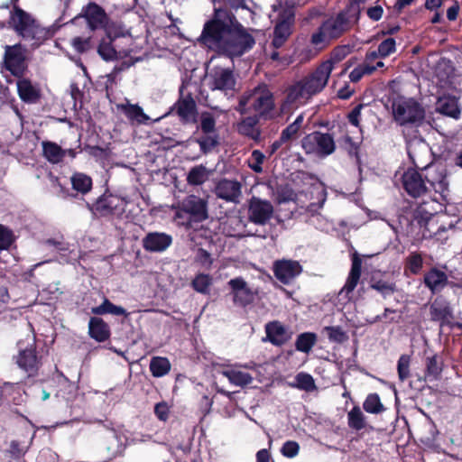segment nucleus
Returning <instances> with one entry per match:
<instances>
[{
	"instance_id": "50",
	"label": "nucleus",
	"mask_w": 462,
	"mask_h": 462,
	"mask_svg": "<svg viewBox=\"0 0 462 462\" xmlns=\"http://www.w3.org/2000/svg\"><path fill=\"white\" fill-rule=\"evenodd\" d=\"M323 332L326 333L328 340L333 343L342 344L349 338L347 333L340 326L324 327Z\"/></svg>"
},
{
	"instance_id": "37",
	"label": "nucleus",
	"mask_w": 462,
	"mask_h": 462,
	"mask_svg": "<svg viewBox=\"0 0 462 462\" xmlns=\"http://www.w3.org/2000/svg\"><path fill=\"white\" fill-rule=\"evenodd\" d=\"M209 171L203 164L192 167L187 175V182L190 186H199L208 180Z\"/></svg>"
},
{
	"instance_id": "42",
	"label": "nucleus",
	"mask_w": 462,
	"mask_h": 462,
	"mask_svg": "<svg viewBox=\"0 0 462 462\" xmlns=\"http://www.w3.org/2000/svg\"><path fill=\"white\" fill-rule=\"evenodd\" d=\"M426 369L425 375L426 377H430L433 380L439 379L441 372L443 370V361L440 356L438 355H433L432 356L426 358Z\"/></svg>"
},
{
	"instance_id": "60",
	"label": "nucleus",
	"mask_w": 462,
	"mask_h": 462,
	"mask_svg": "<svg viewBox=\"0 0 462 462\" xmlns=\"http://www.w3.org/2000/svg\"><path fill=\"white\" fill-rule=\"evenodd\" d=\"M365 106V104L360 103L356 105L347 115V120L348 122L356 126H360V116H361V111Z\"/></svg>"
},
{
	"instance_id": "22",
	"label": "nucleus",
	"mask_w": 462,
	"mask_h": 462,
	"mask_svg": "<svg viewBox=\"0 0 462 462\" xmlns=\"http://www.w3.org/2000/svg\"><path fill=\"white\" fill-rule=\"evenodd\" d=\"M171 243V236L163 232H149L142 240L143 248L150 253L163 252Z\"/></svg>"
},
{
	"instance_id": "21",
	"label": "nucleus",
	"mask_w": 462,
	"mask_h": 462,
	"mask_svg": "<svg viewBox=\"0 0 462 462\" xmlns=\"http://www.w3.org/2000/svg\"><path fill=\"white\" fill-rule=\"evenodd\" d=\"M80 16L85 18L91 31H96L104 26V23L106 22L108 15L103 7L95 2H89L87 5L83 6Z\"/></svg>"
},
{
	"instance_id": "15",
	"label": "nucleus",
	"mask_w": 462,
	"mask_h": 462,
	"mask_svg": "<svg viewBox=\"0 0 462 462\" xmlns=\"http://www.w3.org/2000/svg\"><path fill=\"white\" fill-rule=\"evenodd\" d=\"M273 206L266 199L252 197L248 201V220L258 226H265L273 215Z\"/></svg>"
},
{
	"instance_id": "36",
	"label": "nucleus",
	"mask_w": 462,
	"mask_h": 462,
	"mask_svg": "<svg viewBox=\"0 0 462 462\" xmlns=\"http://www.w3.org/2000/svg\"><path fill=\"white\" fill-rule=\"evenodd\" d=\"M91 313L94 315L113 314L116 316H127L126 310L121 307L112 303L107 298H104L103 302L97 307L91 309Z\"/></svg>"
},
{
	"instance_id": "54",
	"label": "nucleus",
	"mask_w": 462,
	"mask_h": 462,
	"mask_svg": "<svg viewBox=\"0 0 462 462\" xmlns=\"http://www.w3.org/2000/svg\"><path fill=\"white\" fill-rule=\"evenodd\" d=\"M71 45L74 50L80 54L88 52L94 48V43L91 37H74L71 41Z\"/></svg>"
},
{
	"instance_id": "46",
	"label": "nucleus",
	"mask_w": 462,
	"mask_h": 462,
	"mask_svg": "<svg viewBox=\"0 0 462 462\" xmlns=\"http://www.w3.org/2000/svg\"><path fill=\"white\" fill-rule=\"evenodd\" d=\"M348 427L355 430H361L365 428V417L359 406H354L347 413Z\"/></svg>"
},
{
	"instance_id": "64",
	"label": "nucleus",
	"mask_w": 462,
	"mask_h": 462,
	"mask_svg": "<svg viewBox=\"0 0 462 462\" xmlns=\"http://www.w3.org/2000/svg\"><path fill=\"white\" fill-rule=\"evenodd\" d=\"M44 243L49 246L54 247L58 252H65L68 250V244L64 243L61 240L49 238Z\"/></svg>"
},
{
	"instance_id": "48",
	"label": "nucleus",
	"mask_w": 462,
	"mask_h": 462,
	"mask_svg": "<svg viewBox=\"0 0 462 462\" xmlns=\"http://www.w3.org/2000/svg\"><path fill=\"white\" fill-rule=\"evenodd\" d=\"M291 385L305 392H313L317 389L312 375L304 372H300L295 376V383Z\"/></svg>"
},
{
	"instance_id": "34",
	"label": "nucleus",
	"mask_w": 462,
	"mask_h": 462,
	"mask_svg": "<svg viewBox=\"0 0 462 462\" xmlns=\"http://www.w3.org/2000/svg\"><path fill=\"white\" fill-rule=\"evenodd\" d=\"M42 154L44 158L51 163H60L64 159L63 149L54 142L43 141Z\"/></svg>"
},
{
	"instance_id": "49",
	"label": "nucleus",
	"mask_w": 462,
	"mask_h": 462,
	"mask_svg": "<svg viewBox=\"0 0 462 462\" xmlns=\"http://www.w3.org/2000/svg\"><path fill=\"white\" fill-rule=\"evenodd\" d=\"M363 408L366 412L372 414H378L385 410L377 393H369L363 403Z\"/></svg>"
},
{
	"instance_id": "20",
	"label": "nucleus",
	"mask_w": 462,
	"mask_h": 462,
	"mask_svg": "<svg viewBox=\"0 0 462 462\" xmlns=\"http://www.w3.org/2000/svg\"><path fill=\"white\" fill-rule=\"evenodd\" d=\"M264 330L266 334L264 340L269 341L275 346H282L290 341L292 337V332L279 320H273L266 323Z\"/></svg>"
},
{
	"instance_id": "24",
	"label": "nucleus",
	"mask_w": 462,
	"mask_h": 462,
	"mask_svg": "<svg viewBox=\"0 0 462 462\" xmlns=\"http://www.w3.org/2000/svg\"><path fill=\"white\" fill-rule=\"evenodd\" d=\"M17 93L20 99L26 104H36L42 97L41 88L32 84L28 78H17L16 82Z\"/></svg>"
},
{
	"instance_id": "3",
	"label": "nucleus",
	"mask_w": 462,
	"mask_h": 462,
	"mask_svg": "<svg viewBox=\"0 0 462 462\" xmlns=\"http://www.w3.org/2000/svg\"><path fill=\"white\" fill-rule=\"evenodd\" d=\"M330 69V65L325 63L323 66H319L312 73L288 86L282 108L283 110L297 108L312 96L319 93L328 83Z\"/></svg>"
},
{
	"instance_id": "12",
	"label": "nucleus",
	"mask_w": 462,
	"mask_h": 462,
	"mask_svg": "<svg viewBox=\"0 0 462 462\" xmlns=\"http://www.w3.org/2000/svg\"><path fill=\"white\" fill-rule=\"evenodd\" d=\"M25 52L26 50L21 43L5 47V68L15 78H22L28 70Z\"/></svg>"
},
{
	"instance_id": "2",
	"label": "nucleus",
	"mask_w": 462,
	"mask_h": 462,
	"mask_svg": "<svg viewBox=\"0 0 462 462\" xmlns=\"http://www.w3.org/2000/svg\"><path fill=\"white\" fill-rule=\"evenodd\" d=\"M409 156L415 168L425 171L423 176L425 183L428 184L430 192L431 189L434 191L432 196H429L430 200L423 199L413 210V219L420 227L426 228L432 217L448 201V171L446 166L440 163H430L425 167H420L411 153H409Z\"/></svg>"
},
{
	"instance_id": "57",
	"label": "nucleus",
	"mask_w": 462,
	"mask_h": 462,
	"mask_svg": "<svg viewBox=\"0 0 462 462\" xmlns=\"http://www.w3.org/2000/svg\"><path fill=\"white\" fill-rule=\"evenodd\" d=\"M378 53L380 57L385 58L396 51V42L393 38H387L378 45Z\"/></svg>"
},
{
	"instance_id": "45",
	"label": "nucleus",
	"mask_w": 462,
	"mask_h": 462,
	"mask_svg": "<svg viewBox=\"0 0 462 462\" xmlns=\"http://www.w3.org/2000/svg\"><path fill=\"white\" fill-rule=\"evenodd\" d=\"M106 32V37L116 40V38L125 35L126 29L122 22L113 21L107 16V20L104 23V26L101 27Z\"/></svg>"
},
{
	"instance_id": "28",
	"label": "nucleus",
	"mask_w": 462,
	"mask_h": 462,
	"mask_svg": "<svg viewBox=\"0 0 462 462\" xmlns=\"http://www.w3.org/2000/svg\"><path fill=\"white\" fill-rule=\"evenodd\" d=\"M369 288L377 291L383 299H386L397 291L396 283L383 278L381 273H374L369 280Z\"/></svg>"
},
{
	"instance_id": "29",
	"label": "nucleus",
	"mask_w": 462,
	"mask_h": 462,
	"mask_svg": "<svg viewBox=\"0 0 462 462\" xmlns=\"http://www.w3.org/2000/svg\"><path fill=\"white\" fill-rule=\"evenodd\" d=\"M361 271H362V259L360 256L355 253L352 256V264L351 269L348 273L346 282L342 288V292H346V294H349L354 291L356 289L360 277H361Z\"/></svg>"
},
{
	"instance_id": "6",
	"label": "nucleus",
	"mask_w": 462,
	"mask_h": 462,
	"mask_svg": "<svg viewBox=\"0 0 462 462\" xmlns=\"http://www.w3.org/2000/svg\"><path fill=\"white\" fill-rule=\"evenodd\" d=\"M8 23L15 33L24 41L31 42L32 47L41 46L55 33V30L42 26L36 18L21 7L10 11Z\"/></svg>"
},
{
	"instance_id": "44",
	"label": "nucleus",
	"mask_w": 462,
	"mask_h": 462,
	"mask_svg": "<svg viewBox=\"0 0 462 462\" xmlns=\"http://www.w3.org/2000/svg\"><path fill=\"white\" fill-rule=\"evenodd\" d=\"M352 51V47L349 44L336 46L330 52V57L328 60L323 61L319 66L325 63L330 65L329 75L334 69V64L343 60Z\"/></svg>"
},
{
	"instance_id": "25",
	"label": "nucleus",
	"mask_w": 462,
	"mask_h": 462,
	"mask_svg": "<svg viewBox=\"0 0 462 462\" xmlns=\"http://www.w3.org/2000/svg\"><path fill=\"white\" fill-rule=\"evenodd\" d=\"M260 121L263 119L254 115L244 117L237 125V131L255 143H259L262 141V130L258 126Z\"/></svg>"
},
{
	"instance_id": "17",
	"label": "nucleus",
	"mask_w": 462,
	"mask_h": 462,
	"mask_svg": "<svg viewBox=\"0 0 462 462\" xmlns=\"http://www.w3.org/2000/svg\"><path fill=\"white\" fill-rule=\"evenodd\" d=\"M184 86L180 88V97L174 104L172 110L184 124L194 122L198 114L197 105L191 93L183 94Z\"/></svg>"
},
{
	"instance_id": "14",
	"label": "nucleus",
	"mask_w": 462,
	"mask_h": 462,
	"mask_svg": "<svg viewBox=\"0 0 462 462\" xmlns=\"http://www.w3.org/2000/svg\"><path fill=\"white\" fill-rule=\"evenodd\" d=\"M233 303L235 306L246 308L254 302L257 291H253L243 277H236L228 281Z\"/></svg>"
},
{
	"instance_id": "32",
	"label": "nucleus",
	"mask_w": 462,
	"mask_h": 462,
	"mask_svg": "<svg viewBox=\"0 0 462 462\" xmlns=\"http://www.w3.org/2000/svg\"><path fill=\"white\" fill-rule=\"evenodd\" d=\"M118 108L124 113L127 119L132 123L138 125H146L150 122V117L143 112V108L137 104H122Z\"/></svg>"
},
{
	"instance_id": "19",
	"label": "nucleus",
	"mask_w": 462,
	"mask_h": 462,
	"mask_svg": "<svg viewBox=\"0 0 462 462\" xmlns=\"http://www.w3.org/2000/svg\"><path fill=\"white\" fill-rule=\"evenodd\" d=\"M273 273L278 281L283 284H289L302 272V266L295 260H277L273 263Z\"/></svg>"
},
{
	"instance_id": "5",
	"label": "nucleus",
	"mask_w": 462,
	"mask_h": 462,
	"mask_svg": "<svg viewBox=\"0 0 462 462\" xmlns=\"http://www.w3.org/2000/svg\"><path fill=\"white\" fill-rule=\"evenodd\" d=\"M361 11L353 5H347L337 14L322 22L317 32L311 35V43L319 45L335 41L347 33L358 23Z\"/></svg>"
},
{
	"instance_id": "62",
	"label": "nucleus",
	"mask_w": 462,
	"mask_h": 462,
	"mask_svg": "<svg viewBox=\"0 0 462 462\" xmlns=\"http://www.w3.org/2000/svg\"><path fill=\"white\" fill-rule=\"evenodd\" d=\"M24 450L18 440H12L10 443L9 453L14 458H20L25 454Z\"/></svg>"
},
{
	"instance_id": "13",
	"label": "nucleus",
	"mask_w": 462,
	"mask_h": 462,
	"mask_svg": "<svg viewBox=\"0 0 462 462\" xmlns=\"http://www.w3.org/2000/svg\"><path fill=\"white\" fill-rule=\"evenodd\" d=\"M294 18L295 14L291 9L287 8L280 12L272 40V46L274 49L282 47L292 33Z\"/></svg>"
},
{
	"instance_id": "47",
	"label": "nucleus",
	"mask_w": 462,
	"mask_h": 462,
	"mask_svg": "<svg viewBox=\"0 0 462 462\" xmlns=\"http://www.w3.org/2000/svg\"><path fill=\"white\" fill-rule=\"evenodd\" d=\"M303 123V116L300 115L289 125H287L281 133L282 140L286 143L298 138L301 125Z\"/></svg>"
},
{
	"instance_id": "52",
	"label": "nucleus",
	"mask_w": 462,
	"mask_h": 462,
	"mask_svg": "<svg viewBox=\"0 0 462 462\" xmlns=\"http://www.w3.org/2000/svg\"><path fill=\"white\" fill-rule=\"evenodd\" d=\"M199 129L201 134H218L216 127V119L211 113L204 112L201 114Z\"/></svg>"
},
{
	"instance_id": "33",
	"label": "nucleus",
	"mask_w": 462,
	"mask_h": 462,
	"mask_svg": "<svg viewBox=\"0 0 462 462\" xmlns=\"http://www.w3.org/2000/svg\"><path fill=\"white\" fill-rule=\"evenodd\" d=\"M423 254L419 251L411 252L404 260V274L406 276L420 274L423 269Z\"/></svg>"
},
{
	"instance_id": "55",
	"label": "nucleus",
	"mask_w": 462,
	"mask_h": 462,
	"mask_svg": "<svg viewBox=\"0 0 462 462\" xmlns=\"http://www.w3.org/2000/svg\"><path fill=\"white\" fill-rule=\"evenodd\" d=\"M264 159L265 155L260 150H254L250 157L252 162H249L250 169L255 173H262Z\"/></svg>"
},
{
	"instance_id": "51",
	"label": "nucleus",
	"mask_w": 462,
	"mask_h": 462,
	"mask_svg": "<svg viewBox=\"0 0 462 462\" xmlns=\"http://www.w3.org/2000/svg\"><path fill=\"white\" fill-rule=\"evenodd\" d=\"M225 375L228 378L230 383L237 386L247 385L253 381V377L250 375V374L242 371H226L225 372Z\"/></svg>"
},
{
	"instance_id": "10",
	"label": "nucleus",
	"mask_w": 462,
	"mask_h": 462,
	"mask_svg": "<svg viewBox=\"0 0 462 462\" xmlns=\"http://www.w3.org/2000/svg\"><path fill=\"white\" fill-rule=\"evenodd\" d=\"M126 200L119 196L105 192L97 200L87 204L89 211L97 218L121 217L125 212Z\"/></svg>"
},
{
	"instance_id": "41",
	"label": "nucleus",
	"mask_w": 462,
	"mask_h": 462,
	"mask_svg": "<svg viewBox=\"0 0 462 462\" xmlns=\"http://www.w3.org/2000/svg\"><path fill=\"white\" fill-rule=\"evenodd\" d=\"M171 370V363L167 357L153 356L150 361V371L154 377H162Z\"/></svg>"
},
{
	"instance_id": "35",
	"label": "nucleus",
	"mask_w": 462,
	"mask_h": 462,
	"mask_svg": "<svg viewBox=\"0 0 462 462\" xmlns=\"http://www.w3.org/2000/svg\"><path fill=\"white\" fill-rule=\"evenodd\" d=\"M70 182L72 189L82 195L88 193L93 186L92 179L83 172H74Z\"/></svg>"
},
{
	"instance_id": "30",
	"label": "nucleus",
	"mask_w": 462,
	"mask_h": 462,
	"mask_svg": "<svg viewBox=\"0 0 462 462\" xmlns=\"http://www.w3.org/2000/svg\"><path fill=\"white\" fill-rule=\"evenodd\" d=\"M234 72L230 69H221L213 76V86L215 89L227 91L234 90L236 87Z\"/></svg>"
},
{
	"instance_id": "61",
	"label": "nucleus",
	"mask_w": 462,
	"mask_h": 462,
	"mask_svg": "<svg viewBox=\"0 0 462 462\" xmlns=\"http://www.w3.org/2000/svg\"><path fill=\"white\" fill-rule=\"evenodd\" d=\"M213 405V398L208 394H202L199 401L198 402V408L203 416L208 415Z\"/></svg>"
},
{
	"instance_id": "23",
	"label": "nucleus",
	"mask_w": 462,
	"mask_h": 462,
	"mask_svg": "<svg viewBox=\"0 0 462 462\" xmlns=\"http://www.w3.org/2000/svg\"><path fill=\"white\" fill-rule=\"evenodd\" d=\"M242 185L236 180H220L215 188V193L217 198L228 202H237L241 196Z\"/></svg>"
},
{
	"instance_id": "38",
	"label": "nucleus",
	"mask_w": 462,
	"mask_h": 462,
	"mask_svg": "<svg viewBox=\"0 0 462 462\" xmlns=\"http://www.w3.org/2000/svg\"><path fill=\"white\" fill-rule=\"evenodd\" d=\"M114 41L115 40L103 37L98 43L97 53L106 61L118 59V52L113 44Z\"/></svg>"
},
{
	"instance_id": "59",
	"label": "nucleus",
	"mask_w": 462,
	"mask_h": 462,
	"mask_svg": "<svg viewBox=\"0 0 462 462\" xmlns=\"http://www.w3.org/2000/svg\"><path fill=\"white\" fill-rule=\"evenodd\" d=\"M154 414L161 421H166L170 415V407L164 401L158 402L154 406Z\"/></svg>"
},
{
	"instance_id": "56",
	"label": "nucleus",
	"mask_w": 462,
	"mask_h": 462,
	"mask_svg": "<svg viewBox=\"0 0 462 462\" xmlns=\"http://www.w3.org/2000/svg\"><path fill=\"white\" fill-rule=\"evenodd\" d=\"M14 242V236L13 231L0 225V250H7Z\"/></svg>"
},
{
	"instance_id": "40",
	"label": "nucleus",
	"mask_w": 462,
	"mask_h": 462,
	"mask_svg": "<svg viewBox=\"0 0 462 462\" xmlns=\"http://www.w3.org/2000/svg\"><path fill=\"white\" fill-rule=\"evenodd\" d=\"M195 142L199 145L200 152L208 154L219 145V134H202L195 139Z\"/></svg>"
},
{
	"instance_id": "4",
	"label": "nucleus",
	"mask_w": 462,
	"mask_h": 462,
	"mask_svg": "<svg viewBox=\"0 0 462 462\" xmlns=\"http://www.w3.org/2000/svg\"><path fill=\"white\" fill-rule=\"evenodd\" d=\"M236 110L240 115L254 111V116L263 121H271L277 116L274 95L265 83H260L254 88L245 91L238 97Z\"/></svg>"
},
{
	"instance_id": "31",
	"label": "nucleus",
	"mask_w": 462,
	"mask_h": 462,
	"mask_svg": "<svg viewBox=\"0 0 462 462\" xmlns=\"http://www.w3.org/2000/svg\"><path fill=\"white\" fill-rule=\"evenodd\" d=\"M437 111L454 119H458L461 114L458 100L453 96L439 97L437 101Z\"/></svg>"
},
{
	"instance_id": "53",
	"label": "nucleus",
	"mask_w": 462,
	"mask_h": 462,
	"mask_svg": "<svg viewBox=\"0 0 462 462\" xmlns=\"http://www.w3.org/2000/svg\"><path fill=\"white\" fill-rule=\"evenodd\" d=\"M411 356L409 355H402L397 363V372L400 381L407 380L410 374Z\"/></svg>"
},
{
	"instance_id": "18",
	"label": "nucleus",
	"mask_w": 462,
	"mask_h": 462,
	"mask_svg": "<svg viewBox=\"0 0 462 462\" xmlns=\"http://www.w3.org/2000/svg\"><path fill=\"white\" fill-rule=\"evenodd\" d=\"M430 320L439 322L441 327L449 325L454 319L450 302L443 296H437L430 304Z\"/></svg>"
},
{
	"instance_id": "43",
	"label": "nucleus",
	"mask_w": 462,
	"mask_h": 462,
	"mask_svg": "<svg viewBox=\"0 0 462 462\" xmlns=\"http://www.w3.org/2000/svg\"><path fill=\"white\" fill-rule=\"evenodd\" d=\"M318 337L314 332H304L300 334L295 341L296 350L302 353H309L316 345Z\"/></svg>"
},
{
	"instance_id": "26",
	"label": "nucleus",
	"mask_w": 462,
	"mask_h": 462,
	"mask_svg": "<svg viewBox=\"0 0 462 462\" xmlns=\"http://www.w3.org/2000/svg\"><path fill=\"white\" fill-rule=\"evenodd\" d=\"M423 283L432 294H436L448 285V277L445 272L437 267H431L425 273Z\"/></svg>"
},
{
	"instance_id": "39",
	"label": "nucleus",
	"mask_w": 462,
	"mask_h": 462,
	"mask_svg": "<svg viewBox=\"0 0 462 462\" xmlns=\"http://www.w3.org/2000/svg\"><path fill=\"white\" fill-rule=\"evenodd\" d=\"M212 283L213 278L210 274L199 273L192 279L190 286L195 291L207 295L210 291Z\"/></svg>"
},
{
	"instance_id": "63",
	"label": "nucleus",
	"mask_w": 462,
	"mask_h": 462,
	"mask_svg": "<svg viewBox=\"0 0 462 462\" xmlns=\"http://www.w3.org/2000/svg\"><path fill=\"white\" fill-rule=\"evenodd\" d=\"M366 14H367V16L371 20L377 22L382 18L383 14V9L381 5H375L373 7H369L367 9Z\"/></svg>"
},
{
	"instance_id": "9",
	"label": "nucleus",
	"mask_w": 462,
	"mask_h": 462,
	"mask_svg": "<svg viewBox=\"0 0 462 462\" xmlns=\"http://www.w3.org/2000/svg\"><path fill=\"white\" fill-rule=\"evenodd\" d=\"M175 208L176 219L187 215V226L201 223L208 218V200L193 194L179 201Z\"/></svg>"
},
{
	"instance_id": "16",
	"label": "nucleus",
	"mask_w": 462,
	"mask_h": 462,
	"mask_svg": "<svg viewBox=\"0 0 462 462\" xmlns=\"http://www.w3.org/2000/svg\"><path fill=\"white\" fill-rule=\"evenodd\" d=\"M403 189L414 199L430 194V188L425 183L420 172L414 168H408L402 176Z\"/></svg>"
},
{
	"instance_id": "1",
	"label": "nucleus",
	"mask_w": 462,
	"mask_h": 462,
	"mask_svg": "<svg viewBox=\"0 0 462 462\" xmlns=\"http://www.w3.org/2000/svg\"><path fill=\"white\" fill-rule=\"evenodd\" d=\"M199 42L219 55L240 58L255 45L254 37L227 9H215L203 26Z\"/></svg>"
},
{
	"instance_id": "27",
	"label": "nucleus",
	"mask_w": 462,
	"mask_h": 462,
	"mask_svg": "<svg viewBox=\"0 0 462 462\" xmlns=\"http://www.w3.org/2000/svg\"><path fill=\"white\" fill-rule=\"evenodd\" d=\"M88 335L97 342L103 343L110 338V327L103 319L91 317L88 321Z\"/></svg>"
},
{
	"instance_id": "7",
	"label": "nucleus",
	"mask_w": 462,
	"mask_h": 462,
	"mask_svg": "<svg viewBox=\"0 0 462 462\" xmlns=\"http://www.w3.org/2000/svg\"><path fill=\"white\" fill-rule=\"evenodd\" d=\"M30 332L17 343V355L14 356L15 364L29 377H35L42 366V356L37 351L36 334L31 323H28Z\"/></svg>"
},
{
	"instance_id": "11",
	"label": "nucleus",
	"mask_w": 462,
	"mask_h": 462,
	"mask_svg": "<svg viewBox=\"0 0 462 462\" xmlns=\"http://www.w3.org/2000/svg\"><path fill=\"white\" fill-rule=\"evenodd\" d=\"M301 147L306 154L327 157L335 152L336 143L330 134L314 131L301 139Z\"/></svg>"
},
{
	"instance_id": "58",
	"label": "nucleus",
	"mask_w": 462,
	"mask_h": 462,
	"mask_svg": "<svg viewBox=\"0 0 462 462\" xmlns=\"http://www.w3.org/2000/svg\"><path fill=\"white\" fill-rule=\"evenodd\" d=\"M300 451V445L298 442L293 440H287L283 443L281 453L283 457L288 458H292L296 457L299 454Z\"/></svg>"
},
{
	"instance_id": "8",
	"label": "nucleus",
	"mask_w": 462,
	"mask_h": 462,
	"mask_svg": "<svg viewBox=\"0 0 462 462\" xmlns=\"http://www.w3.org/2000/svg\"><path fill=\"white\" fill-rule=\"evenodd\" d=\"M394 120L400 125L420 127L425 122L426 111L424 106L412 97H399L393 103Z\"/></svg>"
}]
</instances>
